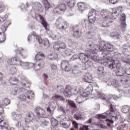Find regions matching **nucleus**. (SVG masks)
Wrapping results in <instances>:
<instances>
[{
    "instance_id": "nucleus-23",
    "label": "nucleus",
    "mask_w": 130,
    "mask_h": 130,
    "mask_svg": "<svg viewBox=\"0 0 130 130\" xmlns=\"http://www.w3.org/2000/svg\"><path fill=\"white\" fill-rule=\"evenodd\" d=\"M104 121L102 120H99L98 122H94V127L96 128H103L104 129H107L108 127L105 125L102 124Z\"/></svg>"
},
{
    "instance_id": "nucleus-37",
    "label": "nucleus",
    "mask_w": 130,
    "mask_h": 130,
    "mask_svg": "<svg viewBox=\"0 0 130 130\" xmlns=\"http://www.w3.org/2000/svg\"><path fill=\"white\" fill-rule=\"evenodd\" d=\"M42 2L46 11H47V10H49V9H50V4H49V2H48V1L42 0Z\"/></svg>"
},
{
    "instance_id": "nucleus-60",
    "label": "nucleus",
    "mask_w": 130,
    "mask_h": 130,
    "mask_svg": "<svg viewBox=\"0 0 130 130\" xmlns=\"http://www.w3.org/2000/svg\"><path fill=\"white\" fill-rule=\"evenodd\" d=\"M72 50L70 49H67L65 51V53L66 55H70L72 54Z\"/></svg>"
},
{
    "instance_id": "nucleus-54",
    "label": "nucleus",
    "mask_w": 130,
    "mask_h": 130,
    "mask_svg": "<svg viewBox=\"0 0 130 130\" xmlns=\"http://www.w3.org/2000/svg\"><path fill=\"white\" fill-rule=\"evenodd\" d=\"M53 48L55 50H60L59 42L53 45Z\"/></svg>"
},
{
    "instance_id": "nucleus-22",
    "label": "nucleus",
    "mask_w": 130,
    "mask_h": 130,
    "mask_svg": "<svg viewBox=\"0 0 130 130\" xmlns=\"http://www.w3.org/2000/svg\"><path fill=\"white\" fill-rule=\"evenodd\" d=\"M32 8L35 11L38 12H42L43 11V7H42V4L39 2H35L32 4Z\"/></svg>"
},
{
    "instance_id": "nucleus-14",
    "label": "nucleus",
    "mask_w": 130,
    "mask_h": 130,
    "mask_svg": "<svg viewBox=\"0 0 130 130\" xmlns=\"http://www.w3.org/2000/svg\"><path fill=\"white\" fill-rule=\"evenodd\" d=\"M36 18L37 20H38V21H40L42 25H43L45 29H46V30H48V24H47V22H46V21H45V19H44L43 17L39 14H36Z\"/></svg>"
},
{
    "instance_id": "nucleus-52",
    "label": "nucleus",
    "mask_w": 130,
    "mask_h": 130,
    "mask_svg": "<svg viewBox=\"0 0 130 130\" xmlns=\"http://www.w3.org/2000/svg\"><path fill=\"white\" fill-rule=\"evenodd\" d=\"M59 47L60 50V49H64V48L67 47V45H66L63 42H59Z\"/></svg>"
},
{
    "instance_id": "nucleus-58",
    "label": "nucleus",
    "mask_w": 130,
    "mask_h": 130,
    "mask_svg": "<svg viewBox=\"0 0 130 130\" xmlns=\"http://www.w3.org/2000/svg\"><path fill=\"white\" fill-rule=\"evenodd\" d=\"M44 44L45 46H47V47H49L50 44H49V41H48V39H45L44 40Z\"/></svg>"
},
{
    "instance_id": "nucleus-2",
    "label": "nucleus",
    "mask_w": 130,
    "mask_h": 130,
    "mask_svg": "<svg viewBox=\"0 0 130 130\" xmlns=\"http://www.w3.org/2000/svg\"><path fill=\"white\" fill-rule=\"evenodd\" d=\"M119 115V112L115 110L114 105L110 104V111H107L106 113L101 114H98L96 118L98 119H105V118H111V120L107 119L106 121H108L110 123H113V120H117V117Z\"/></svg>"
},
{
    "instance_id": "nucleus-19",
    "label": "nucleus",
    "mask_w": 130,
    "mask_h": 130,
    "mask_svg": "<svg viewBox=\"0 0 130 130\" xmlns=\"http://www.w3.org/2000/svg\"><path fill=\"white\" fill-rule=\"evenodd\" d=\"M123 11L122 7H118L114 9L112 11V13H111V16H115L116 19L117 16H119V14H121Z\"/></svg>"
},
{
    "instance_id": "nucleus-46",
    "label": "nucleus",
    "mask_w": 130,
    "mask_h": 130,
    "mask_svg": "<svg viewBox=\"0 0 130 130\" xmlns=\"http://www.w3.org/2000/svg\"><path fill=\"white\" fill-rule=\"evenodd\" d=\"M130 108L128 107L127 106H123L121 111L123 113H127V112H129Z\"/></svg>"
},
{
    "instance_id": "nucleus-35",
    "label": "nucleus",
    "mask_w": 130,
    "mask_h": 130,
    "mask_svg": "<svg viewBox=\"0 0 130 130\" xmlns=\"http://www.w3.org/2000/svg\"><path fill=\"white\" fill-rule=\"evenodd\" d=\"M67 6H68L69 8H72L75 7L76 5V3L75 2V0H65Z\"/></svg>"
},
{
    "instance_id": "nucleus-11",
    "label": "nucleus",
    "mask_w": 130,
    "mask_h": 130,
    "mask_svg": "<svg viewBox=\"0 0 130 130\" xmlns=\"http://www.w3.org/2000/svg\"><path fill=\"white\" fill-rule=\"evenodd\" d=\"M121 92H119L120 95L119 96H116L115 94H113L112 95V98H113L115 100H116L117 98H119V97H120V96H122L124 95L125 97H130V90L128 88H123L122 87Z\"/></svg>"
},
{
    "instance_id": "nucleus-3",
    "label": "nucleus",
    "mask_w": 130,
    "mask_h": 130,
    "mask_svg": "<svg viewBox=\"0 0 130 130\" xmlns=\"http://www.w3.org/2000/svg\"><path fill=\"white\" fill-rule=\"evenodd\" d=\"M85 53L86 55L84 53H80L79 54V59L83 63H86L88 60V56L95 62H100L101 60L103 61V58H102V57H100L99 54H97V52L94 49L86 50Z\"/></svg>"
},
{
    "instance_id": "nucleus-59",
    "label": "nucleus",
    "mask_w": 130,
    "mask_h": 130,
    "mask_svg": "<svg viewBox=\"0 0 130 130\" xmlns=\"http://www.w3.org/2000/svg\"><path fill=\"white\" fill-rule=\"evenodd\" d=\"M63 86L59 85L57 86V91L59 92L60 93H61V92H63Z\"/></svg>"
},
{
    "instance_id": "nucleus-32",
    "label": "nucleus",
    "mask_w": 130,
    "mask_h": 130,
    "mask_svg": "<svg viewBox=\"0 0 130 130\" xmlns=\"http://www.w3.org/2000/svg\"><path fill=\"white\" fill-rule=\"evenodd\" d=\"M52 99L53 100H55L56 101H65L66 99L64 98H63L62 95H59L58 94H55L54 95H53L52 97Z\"/></svg>"
},
{
    "instance_id": "nucleus-45",
    "label": "nucleus",
    "mask_w": 130,
    "mask_h": 130,
    "mask_svg": "<svg viewBox=\"0 0 130 130\" xmlns=\"http://www.w3.org/2000/svg\"><path fill=\"white\" fill-rule=\"evenodd\" d=\"M10 103H11L10 100L8 99H4L2 101V105L3 106H7V105H9Z\"/></svg>"
},
{
    "instance_id": "nucleus-44",
    "label": "nucleus",
    "mask_w": 130,
    "mask_h": 130,
    "mask_svg": "<svg viewBox=\"0 0 130 130\" xmlns=\"http://www.w3.org/2000/svg\"><path fill=\"white\" fill-rule=\"evenodd\" d=\"M6 40V35L5 33L0 32V43H3L5 42Z\"/></svg>"
},
{
    "instance_id": "nucleus-55",
    "label": "nucleus",
    "mask_w": 130,
    "mask_h": 130,
    "mask_svg": "<svg viewBox=\"0 0 130 130\" xmlns=\"http://www.w3.org/2000/svg\"><path fill=\"white\" fill-rule=\"evenodd\" d=\"M98 71L100 74H104V67L103 66L99 67L98 68Z\"/></svg>"
},
{
    "instance_id": "nucleus-30",
    "label": "nucleus",
    "mask_w": 130,
    "mask_h": 130,
    "mask_svg": "<svg viewBox=\"0 0 130 130\" xmlns=\"http://www.w3.org/2000/svg\"><path fill=\"white\" fill-rule=\"evenodd\" d=\"M11 117L13 120L15 121H19L22 118V115L20 114H16L15 113H12Z\"/></svg>"
},
{
    "instance_id": "nucleus-50",
    "label": "nucleus",
    "mask_w": 130,
    "mask_h": 130,
    "mask_svg": "<svg viewBox=\"0 0 130 130\" xmlns=\"http://www.w3.org/2000/svg\"><path fill=\"white\" fill-rule=\"evenodd\" d=\"M34 97V92L29 90L27 91V99H32Z\"/></svg>"
},
{
    "instance_id": "nucleus-25",
    "label": "nucleus",
    "mask_w": 130,
    "mask_h": 130,
    "mask_svg": "<svg viewBox=\"0 0 130 130\" xmlns=\"http://www.w3.org/2000/svg\"><path fill=\"white\" fill-rule=\"evenodd\" d=\"M55 109V107L54 106V102H50L49 104V107L47 108V111H48L49 113L50 114V115H53V113H54V110Z\"/></svg>"
},
{
    "instance_id": "nucleus-61",
    "label": "nucleus",
    "mask_w": 130,
    "mask_h": 130,
    "mask_svg": "<svg viewBox=\"0 0 130 130\" xmlns=\"http://www.w3.org/2000/svg\"><path fill=\"white\" fill-rule=\"evenodd\" d=\"M124 73L126 74V75H128V76L130 75V67H126L125 69V71H124Z\"/></svg>"
},
{
    "instance_id": "nucleus-13",
    "label": "nucleus",
    "mask_w": 130,
    "mask_h": 130,
    "mask_svg": "<svg viewBox=\"0 0 130 130\" xmlns=\"http://www.w3.org/2000/svg\"><path fill=\"white\" fill-rule=\"evenodd\" d=\"M66 10H67V7L66 6V4H61L59 5L54 9V12L56 14H58V15H59V14L63 13V12L66 11Z\"/></svg>"
},
{
    "instance_id": "nucleus-53",
    "label": "nucleus",
    "mask_w": 130,
    "mask_h": 130,
    "mask_svg": "<svg viewBox=\"0 0 130 130\" xmlns=\"http://www.w3.org/2000/svg\"><path fill=\"white\" fill-rule=\"evenodd\" d=\"M68 104H69V105H71L72 107H73L74 108H77V106L76 105V104L73 101H68Z\"/></svg>"
},
{
    "instance_id": "nucleus-6",
    "label": "nucleus",
    "mask_w": 130,
    "mask_h": 130,
    "mask_svg": "<svg viewBox=\"0 0 130 130\" xmlns=\"http://www.w3.org/2000/svg\"><path fill=\"white\" fill-rule=\"evenodd\" d=\"M91 92H93L92 87H88L86 88L83 91V93L81 94L80 96H77L76 99L75 100L76 103L81 104V103H83L84 101H86L87 99V97L89 96V95L91 94Z\"/></svg>"
},
{
    "instance_id": "nucleus-31",
    "label": "nucleus",
    "mask_w": 130,
    "mask_h": 130,
    "mask_svg": "<svg viewBox=\"0 0 130 130\" xmlns=\"http://www.w3.org/2000/svg\"><path fill=\"white\" fill-rule=\"evenodd\" d=\"M121 82H122L123 85H125L126 87L129 86V80L127 77L123 76L122 79L121 80Z\"/></svg>"
},
{
    "instance_id": "nucleus-41",
    "label": "nucleus",
    "mask_w": 130,
    "mask_h": 130,
    "mask_svg": "<svg viewBox=\"0 0 130 130\" xmlns=\"http://www.w3.org/2000/svg\"><path fill=\"white\" fill-rule=\"evenodd\" d=\"M96 99H102L103 100H105V94L102 92H98V96Z\"/></svg>"
},
{
    "instance_id": "nucleus-28",
    "label": "nucleus",
    "mask_w": 130,
    "mask_h": 130,
    "mask_svg": "<svg viewBox=\"0 0 130 130\" xmlns=\"http://www.w3.org/2000/svg\"><path fill=\"white\" fill-rule=\"evenodd\" d=\"M82 67L81 64H76L72 68V73L74 74V75H78V74H80L81 73V71L80 70V68Z\"/></svg>"
},
{
    "instance_id": "nucleus-48",
    "label": "nucleus",
    "mask_w": 130,
    "mask_h": 130,
    "mask_svg": "<svg viewBox=\"0 0 130 130\" xmlns=\"http://www.w3.org/2000/svg\"><path fill=\"white\" fill-rule=\"evenodd\" d=\"M51 123L53 126H57L58 125V121H57V120L52 118L51 119Z\"/></svg>"
},
{
    "instance_id": "nucleus-16",
    "label": "nucleus",
    "mask_w": 130,
    "mask_h": 130,
    "mask_svg": "<svg viewBox=\"0 0 130 130\" xmlns=\"http://www.w3.org/2000/svg\"><path fill=\"white\" fill-rule=\"evenodd\" d=\"M19 64H20L21 68H22V69L24 70H29V69H31V68L34 67V64L33 63L22 62L21 61V60H20V63Z\"/></svg>"
},
{
    "instance_id": "nucleus-10",
    "label": "nucleus",
    "mask_w": 130,
    "mask_h": 130,
    "mask_svg": "<svg viewBox=\"0 0 130 130\" xmlns=\"http://www.w3.org/2000/svg\"><path fill=\"white\" fill-rule=\"evenodd\" d=\"M121 92H119L120 95L119 96H116L115 94H113L112 95V98H113L115 100H116L117 98H119V97H120V96H122L124 95L125 97H130V90L128 88H123L122 87Z\"/></svg>"
},
{
    "instance_id": "nucleus-12",
    "label": "nucleus",
    "mask_w": 130,
    "mask_h": 130,
    "mask_svg": "<svg viewBox=\"0 0 130 130\" xmlns=\"http://www.w3.org/2000/svg\"><path fill=\"white\" fill-rule=\"evenodd\" d=\"M88 19L90 24H94L96 21V10L91 9L88 13Z\"/></svg>"
},
{
    "instance_id": "nucleus-5",
    "label": "nucleus",
    "mask_w": 130,
    "mask_h": 130,
    "mask_svg": "<svg viewBox=\"0 0 130 130\" xmlns=\"http://www.w3.org/2000/svg\"><path fill=\"white\" fill-rule=\"evenodd\" d=\"M96 52H100V54L103 55V57L105 56V55H107V51H109V52H112L113 50H114V48H113V45L110 43H105L103 42L100 47H98L97 48H95L94 50ZM99 55V56L100 57H101L100 55Z\"/></svg>"
},
{
    "instance_id": "nucleus-56",
    "label": "nucleus",
    "mask_w": 130,
    "mask_h": 130,
    "mask_svg": "<svg viewBox=\"0 0 130 130\" xmlns=\"http://www.w3.org/2000/svg\"><path fill=\"white\" fill-rule=\"evenodd\" d=\"M51 70H57V65L55 63H52L50 64Z\"/></svg>"
},
{
    "instance_id": "nucleus-24",
    "label": "nucleus",
    "mask_w": 130,
    "mask_h": 130,
    "mask_svg": "<svg viewBox=\"0 0 130 130\" xmlns=\"http://www.w3.org/2000/svg\"><path fill=\"white\" fill-rule=\"evenodd\" d=\"M35 112L38 116H44L45 115V111L41 107H38L36 108Z\"/></svg>"
},
{
    "instance_id": "nucleus-51",
    "label": "nucleus",
    "mask_w": 130,
    "mask_h": 130,
    "mask_svg": "<svg viewBox=\"0 0 130 130\" xmlns=\"http://www.w3.org/2000/svg\"><path fill=\"white\" fill-rule=\"evenodd\" d=\"M40 124L43 127L46 126L48 124V121L42 120L40 122Z\"/></svg>"
},
{
    "instance_id": "nucleus-17",
    "label": "nucleus",
    "mask_w": 130,
    "mask_h": 130,
    "mask_svg": "<svg viewBox=\"0 0 130 130\" xmlns=\"http://www.w3.org/2000/svg\"><path fill=\"white\" fill-rule=\"evenodd\" d=\"M126 20V16L125 14H122L121 15L120 18V23H121V28L123 31H125L126 30V27L127 26L126 25V23H125V20Z\"/></svg>"
},
{
    "instance_id": "nucleus-62",
    "label": "nucleus",
    "mask_w": 130,
    "mask_h": 130,
    "mask_svg": "<svg viewBox=\"0 0 130 130\" xmlns=\"http://www.w3.org/2000/svg\"><path fill=\"white\" fill-rule=\"evenodd\" d=\"M86 66H88V67H91L93 64V63H92V61L90 60H88L85 63Z\"/></svg>"
},
{
    "instance_id": "nucleus-39",
    "label": "nucleus",
    "mask_w": 130,
    "mask_h": 130,
    "mask_svg": "<svg viewBox=\"0 0 130 130\" xmlns=\"http://www.w3.org/2000/svg\"><path fill=\"white\" fill-rule=\"evenodd\" d=\"M9 82L11 85H17L19 82V80L16 77H12L10 79Z\"/></svg>"
},
{
    "instance_id": "nucleus-43",
    "label": "nucleus",
    "mask_w": 130,
    "mask_h": 130,
    "mask_svg": "<svg viewBox=\"0 0 130 130\" xmlns=\"http://www.w3.org/2000/svg\"><path fill=\"white\" fill-rule=\"evenodd\" d=\"M111 37H114L115 39H117L119 40V38H120V35L118 34L117 32H114L111 34Z\"/></svg>"
},
{
    "instance_id": "nucleus-7",
    "label": "nucleus",
    "mask_w": 130,
    "mask_h": 130,
    "mask_svg": "<svg viewBox=\"0 0 130 130\" xmlns=\"http://www.w3.org/2000/svg\"><path fill=\"white\" fill-rule=\"evenodd\" d=\"M105 81H106V83L108 86H113L114 88H118L119 93L122 91V90H122V87L120 86L119 81H116L115 79L112 78L110 79H105Z\"/></svg>"
},
{
    "instance_id": "nucleus-8",
    "label": "nucleus",
    "mask_w": 130,
    "mask_h": 130,
    "mask_svg": "<svg viewBox=\"0 0 130 130\" xmlns=\"http://www.w3.org/2000/svg\"><path fill=\"white\" fill-rule=\"evenodd\" d=\"M56 26L59 30H67L69 28V23L62 18H59L56 21Z\"/></svg>"
},
{
    "instance_id": "nucleus-57",
    "label": "nucleus",
    "mask_w": 130,
    "mask_h": 130,
    "mask_svg": "<svg viewBox=\"0 0 130 130\" xmlns=\"http://www.w3.org/2000/svg\"><path fill=\"white\" fill-rule=\"evenodd\" d=\"M19 99L21 101H26V95H25V94H20L19 96Z\"/></svg>"
},
{
    "instance_id": "nucleus-4",
    "label": "nucleus",
    "mask_w": 130,
    "mask_h": 130,
    "mask_svg": "<svg viewBox=\"0 0 130 130\" xmlns=\"http://www.w3.org/2000/svg\"><path fill=\"white\" fill-rule=\"evenodd\" d=\"M101 15L104 19L102 24V27H109L112 24V20H115L116 16L111 15L110 11L107 9H103L101 11Z\"/></svg>"
},
{
    "instance_id": "nucleus-49",
    "label": "nucleus",
    "mask_w": 130,
    "mask_h": 130,
    "mask_svg": "<svg viewBox=\"0 0 130 130\" xmlns=\"http://www.w3.org/2000/svg\"><path fill=\"white\" fill-rule=\"evenodd\" d=\"M74 117L77 120H80V119L82 118V115L81 114V113L77 112L74 114Z\"/></svg>"
},
{
    "instance_id": "nucleus-40",
    "label": "nucleus",
    "mask_w": 130,
    "mask_h": 130,
    "mask_svg": "<svg viewBox=\"0 0 130 130\" xmlns=\"http://www.w3.org/2000/svg\"><path fill=\"white\" fill-rule=\"evenodd\" d=\"M73 28L74 29V37H75V38H80V37H81V36L82 35V32H81V31H79V30L75 29V27H73Z\"/></svg>"
},
{
    "instance_id": "nucleus-27",
    "label": "nucleus",
    "mask_w": 130,
    "mask_h": 130,
    "mask_svg": "<svg viewBox=\"0 0 130 130\" xmlns=\"http://www.w3.org/2000/svg\"><path fill=\"white\" fill-rule=\"evenodd\" d=\"M84 82H87V83H92L93 80L92 79V74H86L82 78Z\"/></svg>"
},
{
    "instance_id": "nucleus-42",
    "label": "nucleus",
    "mask_w": 130,
    "mask_h": 130,
    "mask_svg": "<svg viewBox=\"0 0 130 130\" xmlns=\"http://www.w3.org/2000/svg\"><path fill=\"white\" fill-rule=\"evenodd\" d=\"M20 92H21L20 88L15 87L12 89L11 94H12V95H17V94H19Z\"/></svg>"
},
{
    "instance_id": "nucleus-64",
    "label": "nucleus",
    "mask_w": 130,
    "mask_h": 130,
    "mask_svg": "<svg viewBox=\"0 0 130 130\" xmlns=\"http://www.w3.org/2000/svg\"><path fill=\"white\" fill-rule=\"evenodd\" d=\"M89 127H90V126L84 125L82 127H81L80 130H88L89 129Z\"/></svg>"
},
{
    "instance_id": "nucleus-38",
    "label": "nucleus",
    "mask_w": 130,
    "mask_h": 130,
    "mask_svg": "<svg viewBox=\"0 0 130 130\" xmlns=\"http://www.w3.org/2000/svg\"><path fill=\"white\" fill-rule=\"evenodd\" d=\"M49 59H51L52 60H53L54 59H57V58L58 57V56L57 55V54L55 52H53L49 54L48 56Z\"/></svg>"
},
{
    "instance_id": "nucleus-33",
    "label": "nucleus",
    "mask_w": 130,
    "mask_h": 130,
    "mask_svg": "<svg viewBox=\"0 0 130 130\" xmlns=\"http://www.w3.org/2000/svg\"><path fill=\"white\" fill-rule=\"evenodd\" d=\"M122 52L125 55H129L128 53L130 52V46L128 45H124L123 46V49Z\"/></svg>"
},
{
    "instance_id": "nucleus-47",
    "label": "nucleus",
    "mask_w": 130,
    "mask_h": 130,
    "mask_svg": "<svg viewBox=\"0 0 130 130\" xmlns=\"http://www.w3.org/2000/svg\"><path fill=\"white\" fill-rule=\"evenodd\" d=\"M9 73L10 75H15L17 73V69L14 67H11L9 71Z\"/></svg>"
},
{
    "instance_id": "nucleus-15",
    "label": "nucleus",
    "mask_w": 130,
    "mask_h": 130,
    "mask_svg": "<svg viewBox=\"0 0 130 130\" xmlns=\"http://www.w3.org/2000/svg\"><path fill=\"white\" fill-rule=\"evenodd\" d=\"M20 58H18V57L16 56L14 58H12L9 59L8 61V64H9V66H16L20 64Z\"/></svg>"
},
{
    "instance_id": "nucleus-9",
    "label": "nucleus",
    "mask_w": 130,
    "mask_h": 130,
    "mask_svg": "<svg viewBox=\"0 0 130 130\" xmlns=\"http://www.w3.org/2000/svg\"><path fill=\"white\" fill-rule=\"evenodd\" d=\"M27 40L28 41H31V40H33V41H38L40 44H42L43 42L41 37L38 35V34H37L35 31L31 32L28 35Z\"/></svg>"
},
{
    "instance_id": "nucleus-26",
    "label": "nucleus",
    "mask_w": 130,
    "mask_h": 130,
    "mask_svg": "<svg viewBox=\"0 0 130 130\" xmlns=\"http://www.w3.org/2000/svg\"><path fill=\"white\" fill-rule=\"evenodd\" d=\"M27 56H28L27 51L23 49H19V54L18 55L17 57H18V58H20L19 57H21V58H26Z\"/></svg>"
},
{
    "instance_id": "nucleus-20",
    "label": "nucleus",
    "mask_w": 130,
    "mask_h": 130,
    "mask_svg": "<svg viewBox=\"0 0 130 130\" xmlns=\"http://www.w3.org/2000/svg\"><path fill=\"white\" fill-rule=\"evenodd\" d=\"M61 67L62 70H64L66 72H70L72 70L71 64L69 63V61L67 60H63L61 63Z\"/></svg>"
},
{
    "instance_id": "nucleus-34",
    "label": "nucleus",
    "mask_w": 130,
    "mask_h": 130,
    "mask_svg": "<svg viewBox=\"0 0 130 130\" xmlns=\"http://www.w3.org/2000/svg\"><path fill=\"white\" fill-rule=\"evenodd\" d=\"M77 7L80 12H84L86 10V4L83 2H79L77 4Z\"/></svg>"
},
{
    "instance_id": "nucleus-36",
    "label": "nucleus",
    "mask_w": 130,
    "mask_h": 130,
    "mask_svg": "<svg viewBox=\"0 0 130 130\" xmlns=\"http://www.w3.org/2000/svg\"><path fill=\"white\" fill-rule=\"evenodd\" d=\"M44 58V54L41 52H38L35 56V59L36 60H41Z\"/></svg>"
},
{
    "instance_id": "nucleus-18",
    "label": "nucleus",
    "mask_w": 130,
    "mask_h": 130,
    "mask_svg": "<svg viewBox=\"0 0 130 130\" xmlns=\"http://www.w3.org/2000/svg\"><path fill=\"white\" fill-rule=\"evenodd\" d=\"M33 118H34V113L32 112L29 111L28 112L26 116L25 119V122L26 124H29V123H31L33 120Z\"/></svg>"
},
{
    "instance_id": "nucleus-63",
    "label": "nucleus",
    "mask_w": 130,
    "mask_h": 130,
    "mask_svg": "<svg viewBox=\"0 0 130 130\" xmlns=\"http://www.w3.org/2000/svg\"><path fill=\"white\" fill-rule=\"evenodd\" d=\"M122 61H123V62H125V63H129L130 59H126L125 58H122Z\"/></svg>"
},
{
    "instance_id": "nucleus-29",
    "label": "nucleus",
    "mask_w": 130,
    "mask_h": 130,
    "mask_svg": "<svg viewBox=\"0 0 130 130\" xmlns=\"http://www.w3.org/2000/svg\"><path fill=\"white\" fill-rule=\"evenodd\" d=\"M3 121H4V117L2 115H0V126L3 130H8L9 125L7 123L2 124Z\"/></svg>"
},
{
    "instance_id": "nucleus-1",
    "label": "nucleus",
    "mask_w": 130,
    "mask_h": 130,
    "mask_svg": "<svg viewBox=\"0 0 130 130\" xmlns=\"http://www.w3.org/2000/svg\"><path fill=\"white\" fill-rule=\"evenodd\" d=\"M103 63L104 66L109 67L111 70H113L114 72H116L117 77H121L124 74L123 68L120 67L119 60H112L110 57L105 58L103 59Z\"/></svg>"
},
{
    "instance_id": "nucleus-21",
    "label": "nucleus",
    "mask_w": 130,
    "mask_h": 130,
    "mask_svg": "<svg viewBox=\"0 0 130 130\" xmlns=\"http://www.w3.org/2000/svg\"><path fill=\"white\" fill-rule=\"evenodd\" d=\"M64 94L66 97L70 98L72 95H73V88L70 85H67L64 90Z\"/></svg>"
}]
</instances>
